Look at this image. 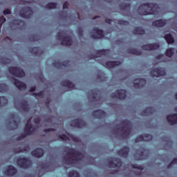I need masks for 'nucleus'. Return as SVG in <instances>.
Returning <instances> with one entry per match:
<instances>
[{
    "label": "nucleus",
    "mask_w": 177,
    "mask_h": 177,
    "mask_svg": "<svg viewBox=\"0 0 177 177\" xmlns=\"http://www.w3.org/2000/svg\"><path fill=\"white\" fill-rule=\"evenodd\" d=\"M65 151H66V153H68V154H69L70 156H74V158H64V160L67 165H73V164H74L75 162H78V161H81L82 160V153H81L80 151H77V149L74 148L66 147Z\"/></svg>",
    "instance_id": "nucleus-1"
},
{
    "label": "nucleus",
    "mask_w": 177,
    "mask_h": 177,
    "mask_svg": "<svg viewBox=\"0 0 177 177\" xmlns=\"http://www.w3.org/2000/svg\"><path fill=\"white\" fill-rule=\"evenodd\" d=\"M154 9H158V4L156 3H144L138 7V10L142 16L155 15Z\"/></svg>",
    "instance_id": "nucleus-2"
},
{
    "label": "nucleus",
    "mask_w": 177,
    "mask_h": 177,
    "mask_svg": "<svg viewBox=\"0 0 177 177\" xmlns=\"http://www.w3.org/2000/svg\"><path fill=\"white\" fill-rule=\"evenodd\" d=\"M122 127H120V124H118L115 129L116 131H122V133L121 135L122 139H127L129 138L131 132H132V128H131V121L128 120H124L122 123Z\"/></svg>",
    "instance_id": "nucleus-3"
},
{
    "label": "nucleus",
    "mask_w": 177,
    "mask_h": 177,
    "mask_svg": "<svg viewBox=\"0 0 177 177\" xmlns=\"http://www.w3.org/2000/svg\"><path fill=\"white\" fill-rule=\"evenodd\" d=\"M64 31L62 30L57 34V39L58 41H61V44L64 46L73 45V39L70 36H66Z\"/></svg>",
    "instance_id": "nucleus-4"
},
{
    "label": "nucleus",
    "mask_w": 177,
    "mask_h": 177,
    "mask_svg": "<svg viewBox=\"0 0 177 177\" xmlns=\"http://www.w3.org/2000/svg\"><path fill=\"white\" fill-rule=\"evenodd\" d=\"M35 131L36 129L32 127V124L31 123H27L24 129V133H22L17 137V140H21L22 139L27 138V136L32 135Z\"/></svg>",
    "instance_id": "nucleus-5"
},
{
    "label": "nucleus",
    "mask_w": 177,
    "mask_h": 177,
    "mask_svg": "<svg viewBox=\"0 0 177 177\" xmlns=\"http://www.w3.org/2000/svg\"><path fill=\"white\" fill-rule=\"evenodd\" d=\"M8 71L12 74V75H15V77H17L18 78H23V77L26 75L24 71H23L21 68L17 66L9 67Z\"/></svg>",
    "instance_id": "nucleus-6"
},
{
    "label": "nucleus",
    "mask_w": 177,
    "mask_h": 177,
    "mask_svg": "<svg viewBox=\"0 0 177 177\" xmlns=\"http://www.w3.org/2000/svg\"><path fill=\"white\" fill-rule=\"evenodd\" d=\"M17 164L20 168L28 169L31 167L32 162L28 158H19L17 160Z\"/></svg>",
    "instance_id": "nucleus-7"
},
{
    "label": "nucleus",
    "mask_w": 177,
    "mask_h": 177,
    "mask_svg": "<svg viewBox=\"0 0 177 177\" xmlns=\"http://www.w3.org/2000/svg\"><path fill=\"white\" fill-rule=\"evenodd\" d=\"M109 168H121L122 160L120 158H109L107 159Z\"/></svg>",
    "instance_id": "nucleus-8"
},
{
    "label": "nucleus",
    "mask_w": 177,
    "mask_h": 177,
    "mask_svg": "<svg viewBox=\"0 0 177 177\" xmlns=\"http://www.w3.org/2000/svg\"><path fill=\"white\" fill-rule=\"evenodd\" d=\"M34 12L31 7H24L21 9L19 15L21 17H24V19H31L32 17V15Z\"/></svg>",
    "instance_id": "nucleus-9"
},
{
    "label": "nucleus",
    "mask_w": 177,
    "mask_h": 177,
    "mask_svg": "<svg viewBox=\"0 0 177 177\" xmlns=\"http://www.w3.org/2000/svg\"><path fill=\"white\" fill-rule=\"evenodd\" d=\"M71 127H73V128H85L86 123L82 118H78L71 122Z\"/></svg>",
    "instance_id": "nucleus-10"
},
{
    "label": "nucleus",
    "mask_w": 177,
    "mask_h": 177,
    "mask_svg": "<svg viewBox=\"0 0 177 177\" xmlns=\"http://www.w3.org/2000/svg\"><path fill=\"white\" fill-rule=\"evenodd\" d=\"M167 74V72H165V70L164 68L159 67V68H155L154 69H152L150 71V75L151 77H164Z\"/></svg>",
    "instance_id": "nucleus-11"
},
{
    "label": "nucleus",
    "mask_w": 177,
    "mask_h": 177,
    "mask_svg": "<svg viewBox=\"0 0 177 177\" xmlns=\"http://www.w3.org/2000/svg\"><path fill=\"white\" fill-rule=\"evenodd\" d=\"M112 99H120V100H124L127 97V90H118L115 93H113L111 95Z\"/></svg>",
    "instance_id": "nucleus-12"
},
{
    "label": "nucleus",
    "mask_w": 177,
    "mask_h": 177,
    "mask_svg": "<svg viewBox=\"0 0 177 177\" xmlns=\"http://www.w3.org/2000/svg\"><path fill=\"white\" fill-rule=\"evenodd\" d=\"M11 80L19 91H26L27 89V84L26 83L16 79L15 77H12Z\"/></svg>",
    "instance_id": "nucleus-13"
},
{
    "label": "nucleus",
    "mask_w": 177,
    "mask_h": 177,
    "mask_svg": "<svg viewBox=\"0 0 177 177\" xmlns=\"http://www.w3.org/2000/svg\"><path fill=\"white\" fill-rule=\"evenodd\" d=\"M143 50H157L160 49V44L158 43L148 44L141 46Z\"/></svg>",
    "instance_id": "nucleus-14"
},
{
    "label": "nucleus",
    "mask_w": 177,
    "mask_h": 177,
    "mask_svg": "<svg viewBox=\"0 0 177 177\" xmlns=\"http://www.w3.org/2000/svg\"><path fill=\"white\" fill-rule=\"evenodd\" d=\"M94 34L93 37L94 39H102V38H104V32L102 29H99V28H95Z\"/></svg>",
    "instance_id": "nucleus-15"
},
{
    "label": "nucleus",
    "mask_w": 177,
    "mask_h": 177,
    "mask_svg": "<svg viewBox=\"0 0 177 177\" xmlns=\"http://www.w3.org/2000/svg\"><path fill=\"white\" fill-rule=\"evenodd\" d=\"M17 174V169L13 165H8L5 171V175L7 176H13Z\"/></svg>",
    "instance_id": "nucleus-16"
},
{
    "label": "nucleus",
    "mask_w": 177,
    "mask_h": 177,
    "mask_svg": "<svg viewBox=\"0 0 177 177\" xmlns=\"http://www.w3.org/2000/svg\"><path fill=\"white\" fill-rule=\"evenodd\" d=\"M135 81H138L137 83H133V86L136 89H142L146 86V79L145 78L136 79Z\"/></svg>",
    "instance_id": "nucleus-17"
},
{
    "label": "nucleus",
    "mask_w": 177,
    "mask_h": 177,
    "mask_svg": "<svg viewBox=\"0 0 177 177\" xmlns=\"http://www.w3.org/2000/svg\"><path fill=\"white\" fill-rule=\"evenodd\" d=\"M93 117H95V118H97L98 120H102V118H104V117L107 115V113L102 109H98L93 112Z\"/></svg>",
    "instance_id": "nucleus-18"
},
{
    "label": "nucleus",
    "mask_w": 177,
    "mask_h": 177,
    "mask_svg": "<svg viewBox=\"0 0 177 177\" xmlns=\"http://www.w3.org/2000/svg\"><path fill=\"white\" fill-rule=\"evenodd\" d=\"M44 154H45V151L41 148H37L31 151L32 157H36V158L44 157Z\"/></svg>",
    "instance_id": "nucleus-19"
},
{
    "label": "nucleus",
    "mask_w": 177,
    "mask_h": 177,
    "mask_svg": "<svg viewBox=\"0 0 177 177\" xmlns=\"http://www.w3.org/2000/svg\"><path fill=\"white\" fill-rule=\"evenodd\" d=\"M118 156H120V157H123L124 158H127V157L129 156V147H124L122 148L118 151Z\"/></svg>",
    "instance_id": "nucleus-20"
},
{
    "label": "nucleus",
    "mask_w": 177,
    "mask_h": 177,
    "mask_svg": "<svg viewBox=\"0 0 177 177\" xmlns=\"http://www.w3.org/2000/svg\"><path fill=\"white\" fill-rule=\"evenodd\" d=\"M118 66H121L120 61H108L105 63V67L106 68H114V67H117Z\"/></svg>",
    "instance_id": "nucleus-21"
},
{
    "label": "nucleus",
    "mask_w": 177,
    "mask_h": 177,
    "mask_svg": "<svg viewBox=\"0 0 177 177\" xmlns=\"http://www.w3.org/2000/svg\"><path fill=\"white\" fill-rule=\"evenodd\" d=\"M166 24L167 20L165 19H158L152 22V26L158 28H162V27L165 26Z\"/></svg>",
    "instance_id": "nucleus-22"
},
{
    "label": "nucleus",
    "mask_w": 177,
    "mask_h": 177,
    "mask_svg": "<svg viewBox=\"0 0 177 177\" xmlns=\"http://www.w3.org/2000/svg\"><path fill=\"white\" fill-rule=\"evenodd\" d=\"M167 120L170 125H175L177 124V113L167 115Z\"/></svg>",
    "instance_id": "nucleus-23"
},
{
    "label": "nucleus",
    "mask_w": 177,
    "mask_h": 177,
    "mask_svg": "<svg viewBox=\"0 0 177 177\" xmlns=\"http://www.w3.org/2000/svg\"><path fill=\"white\" fill-rule=\"evenodd\" d=\"M69 63L70 62L68 61H64L63 62L55 61L53 63V66L55 67V68H62V67H67Z\"/></svg>",
    "instance_id": "nucleus-24"
},
{
    "label": "nucleus",
    "mask_w": 177,
    "mask_h": 177,
    "mask_svg": "<svg viewBox=\"0 0 177 177\" xmlns=\"http://www.w3.org/2000/svg\"><path fill=\"white\" fill-rule=\"evenodd\" d=\"M154 113V108L152 106L146 107L141 113L142 115L145 117H149V115H151Z\"/></svg>",
    "instance_id": "nucleus-25"
},
{
    "label": "nucleus",
    "mask_w": 177,
    "mask_h": 177,
    "mask_svg": "<svg viewBox=\"0 0 177 177\" xmlns=\"http://www.w3.org/2000/svg\"><path fill=\"white\" fill-rule=\"evenodd\" d=\"M62 86H66V88H68L69 89H75V85L73 84V82H71L70 80H62L61 82Z\"/></svg>",
    "instance_id": "nucleus-26"
},
{
    "label": "nucleus",
    "mask_w": 177,
    "mask_h": 177,
    "mask_svg": "<svg viewBox=\"0 0 177 177\" xmlns=\"http://www.w3.org/2000/svg\"><path fill=\"white\" fill-rule=\"evenodd\" d=\"M127 53L129 55H136V56H140L142 51L133 48H129L127 49Z\"/></svg>",
    "instance_id": "nucleus-27"
},
{
    "label": "nucleus",
    "mask_w": 177,
    "mask_h": 177,
    "mask_svg": "<svg viewBox=\"0 0 177 177\" xmlns=\"http://www.w3.org/2000/svg\"><path fill=\"white\" fill-rule=\"evenodd\" d=\"M133 33H134L136 35H144L145 31L142 27H135L133 29Z\"/></svg>",
    "instance_id": "nucleus-28"
},
{
    "label": "nucleus",
    "mask_w": 177,
    "mask_h": 177,
    "mask_svg": "<svg viewBox=\"0 0 177 177\" xmlns=\"http://www.w3.org/2000/svg\"><path fill=\"white\" fill-rule=\"evenodd\" d=\"M20 107L24 111H28L30 107L28 106V102L27 100H24L20 102Z\"/></svg>",
    "instance_id": "nucleus-29"
},
{
    "label": "nucleus",
    "mask_w": 177,
    "mask_h": 177,
    "mask_svg": "<svg viewBox=\"0 0 177 177\" xmlns=\"http://www.w3.org/2000/svg\"><path fill=\"white\" fill-rule=\"evenodd\" d=\"M95 53L98 55V56H107V55H109V53H110V50L109 49H102V50H97Z\"/></svg>",
    "instance_id": "nucleus-30"
},
{
    "label": "nucleus",
    "mask_w": 177,
    "mask_h": 177,
    "mask_svg": "<svg viewBox=\"0 0 177 177\" xmlns=\"http://www.w3.org/2000/svg\"><path fill=\"white\" fill-rule=\"evenodd\" d=\"M119 8L121 10H126L128 12L131 9V3H124L119 5Z\"/></svg>",
    "instance_id": "nucleus-31"
},
{
    "label": "nucleus",
    "mask_w": 177,
    "mask_h": 177,
    "mask_svg": "<svg viewBox=\"0 0 177 177\" xmlns=\"http://www.w3.org/2000/svg\"><path fill=\"white\" fill-rule=\"evenodd\" d=\"M165 39L167 41V44H174V42H175L174 36H172V35H171V33L165 35Z\"/></svg>",
    "instance_id": "nucleus-32"
},
{
    "label": "nucleus",
    "mask_w": 177,
    "mask_h": 177,
    "mask_svg": "<svg viewBox=\"0 0 177 177\" xmlns=\"http://www.w3.org/2000/svg\"><path fill=\"white\" fill-rule=\"evenodd\" d=\"M9 91V86H8V84L5 83L0 84V92L4 93L8 92Z\"/></svg>",
    "instance_id": "nucleus-33"
},
{
    "label": "nucleus",
    "mask_w": 177,
    "mask_h": 177,
    "mask_svg": "<svg viewBox=\"0 0 177 177\" xmlns=\"http://www.w3.org/2000/svg\"><path fill=\"white\" fill-rule=\"evenodd\" d=\"M8 104V98L5 96H0V106H6Z\"/></svg>",
    "instance_id": "nucleus-34"
},
{
    "label": "nucleus",
    "mask_w": 177,
    "mask_h": 177,
    "mask_svg": "<svg viewBox=\"0 0 177 177\" xmlns=\"http://www.w3.org/2000/svg\"><path fill=\"white\" fill-rule=\"evenodd\" d=\"M68 177H81V176L78 171L72 170L68 173Z\"/></svg>",
    "instance_id": "nucleus-35"
},
{
    "label": "nucleus",
    "mask_w": 177,
    "mask_h": 177,
    "mask_svg": "<svg viewBox=\"0 0 177 177\" xmlns=\"http://www.w3.org/2000/svg\"><path fill=\"white\" fill-rule=\"evenodd\" d=\"M174 50H175V48H171L166 50L165 55L167 57H172L174 56Z\"/></svg>",
    "instance_id": "nucleus-36"
},
{
    "label": "nucleus",
    "mask_w": 177,
    "mask_h": 177,
    "mask_svg": "<svg viewBox=\"0 0 177 177\" xmlns=\"http://www.w3.org/2000/svg\"><path fill=\"white\" fill-rule=\"evenodd\" d=\"M30 52L32 55H39V47H32L30 49Z\"/></svg>",
    "instance_id": "nucleus-37"
},
{
    "label": "nucleus",
    "mask_w": 177,
    "mask_h": 177,
    "mask_svg": "<svg viewBox=\"0 0 177 177\" xmlns=\"http://www.w3.org/2000/svg\"><path fill=\"white\" fill-rule=\"evenodd\" d=\"M57 6V3H48L46 5V9H56V7Z\"/></svg>",
    "instance_id": "nucleus-38"
},
{
    "label": "nucleus",
    "mask_w": 177,
    "mask_h": 177,
    "mask_svg": "<svg viewBox=\"0 0 177 177\" xmlns=\"http://www.w3.org/2000/svg\"><path fill=\"white\" fill-rule=\"evenodd\" d=\"M139 142H146V140L145 138V134L140 135L135 139L136 143H138Z\"/></svg>",
    "instance_id": "nucleus-39"
},
{
    "label": "nucleus",
    "mask_w": 177,
    "mask_h": 177,
    "mask_svg": "<svg viewBox=\"0 0 177 177\" xmlns=\"http://www.w3.org/2000/svg\"><path fill=\"white\" fill-rule=\"evenodd\" d=\"M118 24H120V26H129V22L128 21L119 19L117 21Z\"/></svg>",
    "instance_id": "nucleus-40"
},
{
    "label": "nucleus",
    "mask_w": 177,
    "mask_h": 177,
    "mask_svg": "<svg viewBox=\"0 0 177 177\" xmlns=\"http://www.w3.org/2000/svg\"><path fill=\"white\" fill-rule=\"evenodd\" d=\"M144 138L145 139V142H151V140H153V136L151 134L145 133Z\"/></svg>",
    "instance_id": "nucleus-41"
},
{
    "label": "nucleus",
    "mask_w": 177,
    "mask_h": 177,
    "mask_svg": "<svg viewBox=\"0 0 177 177\" xmlns=\"http://www.w3.org/2000/svg\"><path fill=\"white\" fill-rule=\"evenodd\" d=\"M131 167L133 169H139L140 171H143V169H145V167H143V166L139 165H136V164L132 165Z\"/></svg>",
    "instance_id": "nucleus-42"
},
{
    "label": "nucleus",
    "mask_w": 177,
    "mask_h": 177,
    "mask_svg": "<svg viewBox=\"0 0 177 177\" xmlns=\"http://www.w3.org/2000/svg\"><path fill=\"white\" fill-rule=\"evenodd\" d=\"M33 96H38L39 97H41V99L44 98V96H45V94L44 93V91H40L39 93H33Z\"/></svg>",
    "instance_id": "nucleus-43"
},
{
    "label": "nucleus",
    "mask_w": 177,
    "mask_h": 177,
    "mask_svg": "<svg viewBox=\"0 0 177 177\" xmlns=\"http://www.w3.org/2000/svg\"><path fill=\"white\" fill-rule=\"evenodd\" d=\"M137 160H146V157L145 156V152L140 151L139 153V156L137 158Z\"/></svg>",
    "instance_id": "nucleus-44"
},
{
    "label": "nucleus",
    "mask_w": 177,
    "mask_h": 177,
    "mask_svg": "<svg viewBox=\"0 0 177 177\" xmlns=\"http://www.w3.org/2000/svg\"><path fill=\"white\" fill-rule=\"evenodd\" d=\"M174 164H177V158H175L174 159H173L171 160V162L167 165V168L169 169V168H172V165Z\"/></svg>",
    "instance_id": "nucleus-45"
},
{
    "label": "nucleus",
    "mask_w": 177,
    "mask_h": 177,
    "mask_svg": "<svg viewBox=\"0 0 177 177\" xmlns=\"http://www.w3.org/2000/svg\"><path fill=\"white\" fill-rule=\"evenodd\" d=\"M59 138L62 140H70V138L66 134H61L59 136Z\"/></svg>",
    "instance_id": "nucleus-46"
},
{
    "label": "nucleus",
    "mask_w": 177,
    "mask_h": 177,
    "mask_svg": "<svg viewBox=\"0 0 177 177\" xmlns=\"http://www.w3.org/2000/svg\"><path fill=\"white\" fill-rule=\"evenodd\" d=\"M77 32L80 37H82V35H84V30H82V28L79 27L77 28Z\"/></svg>",
    "instance_id": "nucleus-47"
},
{
    "label": "nucleus",
    "mask_w": 177,
    "mask_h": 177,
    "mask_svg": "<svg viewBox=\"0 0 177 177\" xmlns=\"http://www.w3.org/2000/svg\"><path fill=\"white\" fill-rule=\"evenodd\" d=\"M4 15H12V10L9 8H6L3 11Z\"/></svg>",
    "instance_id": "nucleus-48"
},
{
    "label": "nucleus",
    "mask_w": 177,
    "mask_h": 177,
    "mask_svg": "<svg viewBox=\"0 0 177 177\" xmlns=\"http://www.w3.org/2000/svg\"><path fill=\"white\" fill-rule=\"evenodd\" d=\"M46 133H49V132H54L55 129L50 128V129H46L44 130Z\"/></svg>",
    "instance_id": "nucleus-49"
},
{
    "label": "nucleus",
    "mask_w": 177,
    "mask_h": 177,
    "mask_svg": "<svg viewBox=\"0 0 177 177\" xmlns=\"http://www.w3.org/2000/svg\"><path fill=\"white\" fill-rule=\"evenodd\" d=\"M12 23L17 24V26H19V24H20V23H23V21L20 20V19H14L12 21Z\"/></svg>",
    "instance_id": "nucleus-50"
},
{
    "label": "nucleus",
    "mask_w": 177,
    "mask_h": 177,
    "mask_svg": "<svg viewBox=\"0 0 177 177\" xmlns=\"http://www.w3.org/2000/svg\"><path fill=\"white\" fill-rule=\"evenodd\" d=\"M5 21H6V18L3 16L0 17V24H3V23H5Z\"/></svg>",
    "instance_id": "nucleus-51"
},
{
    "label": "nucleus",
    "mask_w": 177,
    "mask_h": 177,
    "mask_svg": "<svg viewBox=\"0 0 177 177\" xmlns=\"http://www.w3.org/2000/svg\"><path fill=\"white\" fill-rule=\"evenodd\" d=\"M105 23L107 24H111V23H113V19L106 18L105 19Z\"/></svg>",
    "instance_id": "nucleus-52"
},
{
    "label": "nucleus",
    "mask_w": 177,
    "mask_h": 177,
    "mask_svg": "<svg viewBox=\"0 0 177 177\" xmlns=\"http://www.w3.org/2000/svg\"><path fill=\"white\" fill-rule=\"evenodd\" d=\"M63 9H68V2L65 1L63 4Z\"/></svg>",
    "instance_id": "nucleus-53"
},
{
    "label": "nucleus",
    "mask_w": 177,
    "mask_h": 177,
    "mask_svg": "<svg viewBox=\"0 0 177 177\" xmlns=\"http://www.w3.org/2000/svg\"><path fill=\"white\" fill-rule=\"evenodd\" d=\"M34 122H35V124H39V122H41V118H35Z\"/></svg>",
    "instance_id": "nucleus-54"
},
{
    "label": "nucleus",
    "mask_w": 177,
    "mask_h": 177,
    "mask_svg": "<svg viewBox=\"0 0 177 177\" xmlns=\"http://www.w3.org/2000/svg\"><path fill=\"white\" fill-rule=\"evenodd\" d=\"M36 89H37V86H32V87L29 89V92H31V93L35 92Z\"/></svg>",
    "instance_id": "nucleus-55"
},
{
    "label": "nucleus",
    "mask_w": 177,
    "mask_h": 177,
    "mask_svg": "<svg viewBox=\"0 0 177 177\" xmlns=\"http://www.w3.org/2000/svg\"><path fill=\"white\" fill-rule=\"evenodd\" d=\"M71 138L73 139V140L74 142H78V138H75V137H71Z\"/></svg>",
    "instance_id": "nucleus-56"
},
{
    "label": "nucleus",
    "mask_w": 177,
    "mask_h": 177,
    "mask_svg": "<svg viewBox=\"0 0 177 177\" xmlns=\"http://www.w3.org/2000/svg\"><path fill=\"white\" fill-rule=\"evenodd\" d=\"M162 54H160L158 55L157 57H156V59H161V57H162Z\"/></svg>",
    "instance_id": "nucleus-57"
},
{
    "label": "nucleus",
    "mask_w": 177,
    "mask_h": 177,
    "mask_svg": "<svg viewBox=\"0 0 177 177\" xmlns=\"http://www.w3.org/2000/svg\"><path fill=\"white\" fill-rule=\"evenodd\" d=\"M32 41H37V39H35V35H33Z\"/></svg>",
    "instance_id": "nucleus-58"
},
{
    "label": "nucleus",
    "mask_w": 177,
    "mask_h": 177,
    "mask_svg": "<svg viewBox=\"0 0 177 177\" xmlns=\"http://www.w3.org/2000/svg\"><path fill=\"white\" fill-rule=\"evenodd\" d=\"M2 64H6V62L5 61H3V62H2Z\"/></svg>",
    "instance_id": "nucleus-59"
},
{
    "label": "nucleus",
    "mask_w": 177,
    "mask_h": 177,
    "mask_svg": "<svg viewBox=\"0 0 177 177\" xmlns=\"http://www.w3.org/2000/svg\"><path fill=\"white\" fill-rule=\"evenodd\" d=\"M87 97H89V95L88 94H87Z\"/></svg>",
    "instance_id": "nucleus-60"
},
{
    "label": "nucleus",
    "mask_w": 177,
    "mask_h": 177,
    "mask_svg": "<svg viewBox=\"0 0 177 177\" xmlns=\"http://www.w3.org/2000/svg\"><path fill=\"white\" fill-rule=\"evenodd\" d=\"M46 104H49V102H46Z\"/></svg>",
    "instance_id": "nucleus-61"
},
{
    "label": "nucleus",
    "mask_w": 177,
    "mask_h": 177,
    "mask_svg": "<svg viewBox=\"0 0 177 177\" xmlns=\"http://www.w3.org/2000/svg\"><path fill=\"white\" fill-rule=\"evenodd\" d=\"M18 153H21V151H19Z\"/></svg>",
    "instance_id": "nucleus-62"
},
{
    "label": "nucleus",
    "mask_w": 177,
    "mask_h": 177,
    "mask_svg": "<svg viewBox=\"0 0 177 177\" xmlns=\"http://www.w3.org/2000/svg\"><path fill=\"white\" fill-rule=\"evenodd\" d=\"M2 60H3V58H1Z\"/></svg>",
    "instance_id": "nucleus-63"
},
{
    "label": "nucleus",
    "mask_w": 177,
    "mask_h": 177,
    "mask_svg": "<svg viewBox=\"0 0 177 177\" xmlns=\"http://www.w3.org/2000/svg\"><path fill=\"white\" fill-rule=\"evenodd\" d=\"M96 17H95V19H96Z\"/></svg>",
    "instance_id": "nucleus-64"
}]
</instances>
